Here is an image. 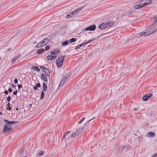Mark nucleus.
<instances>
[{
    "mask_svg": "<svg viewBox=\"0 0 157 157\" xmlns=\"http://www.w3.org/2000/svg\"><path fill=\"white\" fill-rule=\"evenodd\" d=\"M37 87H40V84L39 83H38L36 84V86Z\"/></svg>",
    "mask_w": 157,
    "mask_h": 157,
    "instance_id": "obj_39",
    "label": "nucleus"
},
{
    "mask_svg": "<svg viewBox=\"0 0 157 157\" xmlns=\"http://www.w3.org/2000/svg\"><path fill=\"white\" fill-rule=\"evenodd\" d=\"M70 131H68L66 133H64L63 135V139L64 138H65V136H66V135H67L68 134H69L70 133Z\"/></svg>",
    "mask_w": 157,
    "mask_h": 157,
    "instance_id": "obj_31",
    "label": "nucleus"
},
{
    "mask_svg": "<svg viewBox=\"0 0 157 157\" xmlns=\"http://www.w3.org/2000/svg\"><path fill=\"white\" fill-rule=\"evenodd\" d=\"M156 28L154 25H152L151 26H149L144 32L145 36H147L152 34L156 30Z\"/></svg>",
    "mask_w": 157,
    "mask_h": 157,
    "instance_id": "obj_2",
    "label": "nucleus"
},
{
    "mask_svg": "<svg viewBox=\"0 0 157 157\" xmlns=\"http://www.w3.org/2000/svg\"><path fill=\"white\" fill-rule=\"evenodd\" d=\"M155 134L153 132H150L149 133H148L147 134V136L150 137H154L155 136Z\"/></svg>",
    "mask_w": 157,
    "mask_h": 157,
    "instance_id": "obj_14",
    "label": "nucleus"
},
{
    "mask_svg": "<svg viewBox=\"0 0 157 157\" xmlns=\"http://www.w3.org/2000/svg\"><path fill=\"white\" fill-rule=\"evenodd\" d=\"M153 18L154 23L153 25H155V24L157 25V18L154 17Z\"/></svg>",
    "mask_w": 157,
    "mask_h": 157,
    "instance_id": "obj_27",
    "label": "nucleus"
},
{
    "mask_svg": "<svg viewBox=\"0 0 157 157\" xmlns=\"http://www.w3.org/2000/svg\"><path fill=\"white\" fill-rule=\"evenodd\" d=\"M152 157H157V154H156L153 155Z\"/></svg>",
    "mask_w": 157,
    "mask_h": 157,
    "instance_id": "obj_46",
    "label": "nucleus"
},
{
    "mask_svg": "<svg viewBox=\"0 0 157 157\" xmlns=\"http://www.w3.org/2000/svg\"><path fill=\"white\" fill-rule=\"evenodd\" d=\"M77 135V132H74V133H73L71 135V137H74L76 136V135Z\"/></svg>",
    "mask_w": 157,
    "mask_h": 157,
    "instance_id": "obj_33",
    "label": "nucleus"
},
{
    "mask_svg": "<svg viewBox=\"0 0 157 157\" xmlns=\"http://www.w3.org/2000/svg\"><path fill=\"white\" fill-rule=\"evenodd\" d=\"M91 41H92V40H90L88 41L87 42H86L84 43H83L81 44H80L79 45L77 46L75 48V49H78L80 47H81L83 45H84L86 44H87L91 42Z\"/></svg>",
    "mask_w": 157,
    "mask_h": 157,
    "instance_id": "obj_12",
    "label": "nucleus"
},
{
    "mask_svg": "<svg viewBox=\"0 0 157 157\" xmlns=\"http://www.w3.org/2000/svg\"><path fill=\"white\" fill-rule=\"evenodd\" d=\"M3 115V114L1 112H0V115Z\"/></svg>",
    "mask_w": 157,
    "mask_h": 157,
    "instance_id": "obj_51",
    "label": "nucleus"
},
{
    "mask_svg": "<svg viewBox=\"0 0 157 157\" xmlns=\"http://www.w3.org/2000/svg\"><path fill=\"white\" fill-rule=\"evenodd\" d=\"M11 99V97L10 96H9L7 98V101L8 102H9Z\"/></svg>",
    "mask_w": 157,
    "mask_h": 157,
    "instance_id": "obj_36",
    "label": "nucleus"
},
{
    "mask_svg": "<svg viewBox=\"0 0 157 157\" xmlns=\"http://www.w3.org/2000/svg\"><path fill=\"white\" fill-rule=\"evenodd\" d=\"M114 25V23L112 21L105 22L99 25L98 28L100 29H104L106 28H109L113 27Z\"/></svg>",
    "mask_w": 157,
    "mask_h": 157,
    "instance_id": "obj_1",
    "label": "nucleus"
},
{
    "mask_svg": "<svg viewBox=\"0 0 157 157\" xmlns=\"http://www.w3.org/2000/svg\"><path fill=\"white\" fill-rule=\"evenodd\" d=\"M44 45H43V43H42V41L38 43V46H39L40 47H42Z\"/></svg>",
    "mask_w": 157,
    "mask_h": 157,
    "instance_id": "obj_32",
    "label": "nucleus"
},
{
    "mask_svg": "<svg viewBox=\"0 0 157 157\" xmlns=\"http://www.w3.org/2000/svg\"><path fill=\"white\" fill-rule=\"evenodd\" d=\"M94 118V117H93V118L89 120L86 122L83 127L84 129L86 128V129H87L88 127H89L90 126V125L89 123L90 122H91L93 120V119Z\"/></svg>",
    "mask_w": 157,
    "mask_h": 157,
    "instance_id": "obj_10",
    "label": "nucleus"
},
{
    "mask_svg": "<svg viewBox=\"0 0 157 157\" xmlns=\"http://www.w3.org/2000/svg\"><path fill=\"white\" fill-rule=\"evenodd\" d=\"M4 121L6 123H7V124H8L9 125V124H16L18 122L15 121H9L8 120H4Z\"/></svg>",
    "mask_w": 157,
    "mask_h": 157,
    "instance_id": "obj_13",
    "label": "nucleus"
},
{
    "mask_svg": "<svg viewBox=\"0 0 157 157\" xmlns=\"http://www.w3.org/2000/svg\"><path fill=\"white\" fill-rule=\"evenodd\" d=\"M10 103H8V104H7V105H8V106H10Z\"/></svg>",
    "mask_w": 157,
    "mask_h": 157,
    "instance_id": "obj_52",
    "label": "nucleus"
},
{
    "mask_svg": "<svg viewBox=\"0 0 157 157\" xmlns=\"http://www.w3.org/2000/svg\"><path fill=\"white\" fill-rule=\"evenodd\" d=\"M96 28V26L95 25H90L85 28V30L86 31H93Z\"/></svg>",
    "mask_w": 157,
    "mask_h": 157,
    "instance_id": "obj_8",
    "label": "nucleus"
},
{
    "mask_svg": "<svg viewBox=\"0 0 157 157\" xmlns=\"http://www.w3.org/2000/svg\"><path fill=\"white\" fill-rule=\"evenodd\" d=\"M134 110L135 111H136L137 110H138V109H136V108H135L134 109Z\"/></svg>",
    "mask_w": 157,
    "mask_h": 157,
    "instance_id": "obj_48",
    "label": "nucleus"
},
{
    "mask_svg": "<svg viewBox=\"0 0 157 157\" xmlns=\"http://www.w3.org/2000/svg\"><path fill=\"white\" fill-rule=\"evenodd\" d=\"M8 91H9L10 92H12V89L10 88L8 89Z\"/></svg>",
    "mask_w": 157,
    "mask_h": 157,
    "instance_id": "obj_42",
    "label": "nucleus"
},
{
    "mask_svg": "<svg viewBox=\"0 0 157 157\" xmlns=\"http://www.w3.org/2000/svg\"><path fill=\"white\" fill-rule=\"evenodd\" d=\"M85 117H84L82 119H81L78 123V124H81L85 119Z\"/></svg>",
    "mask_w": 157,
    "mask_h": 157,
    "instance_id": "obj_30",
    "label": "nucleus"
},
{
    "mask_svg": "<svg viewBox=\"0 0 157 157\" xmlns=\"http://www.w3.org/2000/svg\"><path fill=\"white\" fill-rule=\"evenodd\" d=\"M83 129V128H81L79 129L78 130H77L76 132H77V135H78L80 133L82 132Z\"/></svg>",
    "mask_w": 157,
    "mask_h": 157,
    "instance_id": "obj_21",
    "label": "nucleus"
},
{
    "mask_svg": "<svg viewBox=\"0 0 157 157\" xmlns=\"http://www.w3.org/2000/svg\"><path fill=\"white\" fill-rule=\"evenodd\" d=\"M44 151H40V152L37 153L36 154V156L38 157L39 155H42L44 154Z\"/></svg>",
    "mask_w": 157,
    "mask_h": 157,
    "instance_id": "obj_23",
    "label": "nucleus"
},
{
    "mask_svg": "<svg viewBox=\"0 0 157 157\" xmlns=\"http://www.w3.org/2000/svg\"><path fill=\"white\" fill-rule=\"evenodd\" d=\"M50 48V46L48 45H47L45 46V50H48Z\"/></svg>",
    "mask_w": 157,
    "mask_h": 157,
    "instance_id": "obj_35",
    "label": "nucleus"
},
{
    "mask_svg": "<svg viewBox=\"0 0 157 157\" xmlns=\"http://www.w3.org/2000/svg\"><path fill=\"white\" fill-rule=\"evenodd\" d=\"M40 68L41 70H43V71H44V70L46 68V67L43 66H40Z\"/></svg>",
    "mask_w": 157,
    "mask_h": 157,
    "instance_id": "obj_37",
    "label": "nucleus"
},
{
    "mask_svg": "<svg viewBox=\"0 0 157 157\" xmlns=\"http://www.w3.org/2000/svg\"><path fill=\"white\" fill-rule=\"evenodd\" d=\"M76 40L75 38H72L69 41V42L70 43H72L75 42Z\"/></svg>",
    "mask_w": 157,
    "mask_h": 157,
    "instance_id": "obj_28",
    "label": "nucleus"
},
{
    "mask_svg": "<svg viewBox=\"0 0 157 157\" xmlns=\"http://www.w3.org/2000/svg\"><path fill=\"white\" fill-rule=\"evenodd\" d=\"M49 42V40L47 38L44 39L42 41V43H43V45H45L47 44Z\"/></svg>",
    "mask_w": 157,
    "mask_h": 157,
    "instance_id": "obj_15",
    "label": "nucleus"
},
{
    "mask_svg": "<svg viewBox=\"0 0 157 157\" xmlns=\"http://www.w3.org/2000/svg\"><path fill=\"white\" fill-rule=\"evenodd\" d=\"M41 78L46 82L47 81V78L46 75L44 74H42L41 75Z\"/></svg>",
    "mask_w": 157,
    "mask_h": 157,
    "instance_id": "obj_20",
    "label": "nucleus"
},
{
    "mask_svg": "<svg viewBox=\"0 0 157 157\" xmlns=\"http://www.w3.org/2000/svg\"><path fill=\"white\" fill-rule=\"evenodd\" d=\"M12 130L11 126H10L8 124H5L3 129V131L5 132H8Z\"/></svg>",
    "mask_w": 157,
    "mask_h": 157,
    "instance_id": "obj_7",
    "label": "nucleus"
},
{
    "mask_svg": "<svg viewBox=\"0 0 157 157\" xmlns=\"http://www.w3.org/2000/svg\"><path fill=\"white\" fill-rule=\"evenodd\" d=\"M43 87L44 91H46L47 89V86L45 83H43Z\"/></svg>",
    "mask_w": 157,
    "mask_h": 157,
    "instance_id": "obj_24",
    "label": "nucleus"
},
{
    "mask_svg": "<svg viewBox=\"0 0 157 157\" xmlns=\"http://www.w3.org/2000/svg\"><path fill=\"white\" fill-rule=\"evenodd\" d=\"M17 90H16L13 92V94L14 95H16L17 94Z\"/></svg>",
    "mask_w": 157,
    "mask_h": 157,
    "instance_id": "obj_41",
    "label": "nucleus"
},
{
    "mask_svg": "<svg viewBox=\"0 0 157 157\" xmlns=\"http://www.w3.org/2000/svg\"><path fill=\"white\" fill-rule=\"evenodd\" d=\"M18 57H16L11 59V62L13 63H14L15 61L18 59Z\"/></svg>",
    "mask_w": 157,
    "mask_h": 157,
    "instance_id": "obj_25",
    "label": "nucleus"
},
{
    "mask_svg": "<svg viewBox=\"0 0 157 157\" xmlns=\"http://www.w3.org/2000/svg\"><path fill=\"white\" fill-rule=\"evenodd\" d=\"M79 9H76L74 11L71 12L69 14L67 15L66 17H67L68 18H69L70 17H73V16H74L75 14H76L77 13L78 11H79Z\"/></svg>",
    "mask_w": 157,
    "mask_h": 157,
    "instance_id": "obj_9",
    "label": "nucleus"
},
{
    "mask_svg": "<svg viewBox=\"0 0 157 157\" xmlns=\"http://www.w3.org/2000/svg\"><path fill=\"white\" fill-rule=\"evenodd\" d=\"M44 51L45 50L44 49L41 48L38 50L37 51L36 53L37 54H40L43 53Z\"/></svg>",
    "mask_w": 157,
    "mask_h": 157,
    "instance_id": "obj_18",
    "label": "nucleus"
},
{
    "mask_svg": "<svg viewBox=\"0 0 157 157\" xmlns=\"http://www.w3.org/2000/svg\"><path fill=\"white\" fill-rule=\"evenodd\" d=\"M153 95L152 93H150V94H147L145 95H144L143 97V99L144 101H147L149 98L151 97Z\"/></svg>",
    "mask_w": 157,
    "mask_h": 157,
    "instance_id": "obj_11",
    "label": "nucleus"
},
{
    "mask_svg": "<svg viewBox=\"0 0 157 157\" xmlns=\"http://www.w3.org/2000/svg\"><path fill=\"white\" fill-rule=\"evenodd\" d=\"M68 40H67L65 41L64 42H63L62 43V45L63 46H65L68 45Z\"/></svg>",
    "mask_w": 157,
    "mask_h": 157,
    "instance_id": "obj_26",
    "label": "nucleus"
},
{
    "mask_svg": "<svg viewBox=\"0 0 157 157\" xmlns=\"http://www.w3.org/2000/svg\"><path fill=\"white\" fill-rule=\"evenodd\" d=\"M7 109L8 110H10L11 109H12V108H11V107L10 106H8L7 107Z\"/></svg>",
    "mask_w": 157,
    "mask_h": 157,
    "instance_id": "obj_38",
    "label": "nucleus"
},
{
    "mask_svg": "<svg viewBox=\"0 0 157 157\" xmlns=\"http://www.w3.org/2000/svg\"><path fill=\"white\" fill-rule=\"evenodd\" d=\"M64 59V57L63 56H61L56 60V64L58 67L62 66Z\"/></svg>",
    "mask_w": 157,
    "mask_h": 157,
    "instance_id": "obj_5",
    "label": "nucleus"
},
{
    "mask_svg": "<svg viewBox=\"0 0 157 157\" xmlns=\"http://www.w3.org/2000/svg\"><path fill=\"white\" fill-rule=\"evenodd\" d=\"M33 43L34 44H36V41H34L33 42Z\"/></svg>",
    "mask_w": 157,
    "mask_h": 157,
    "instance_id": "obj_50",
    "label": "nucleus"
},
{
    "mask_svg": "<svg viewBox=\"0 0 157 157\" xmlns=\"http://www.w3.org/2000/svg\"><path fill=\"white\" fill-rule=\"evenodd\" d=\"M145 36V34H144V32H142L140 33L139 34H138L136 35V37H140V36Z\"/></svg>",
    "mask_w": 157,
    "mask_h": 157,
    "instance_id": "obj_22",
    "label": "nucleus"
},
{
    "mask_svg": "<svg viewBox=\"0 0 157 157\" xmlns=\"http://www.w3.org/2000/svg\"><path fill=\"white\" fill-rule=\"evenodd\" d=\"M31 70H34L35 71H40V69L39 68L36 66H33L31 67Z\"/></svg>",
    "mask_w": 157,
    "mask_h": 157,
    "instance_id": "obj_16",
    "label": "nucleus"
},
{
    "mask_svg": "<svg viewBox=\"0 0 157 157\" xmlns=\"http://www.w3.org/2000/svg\"><path fill=\"white\" fill-rule=\"evenodd\" d=\"M16 110H19V109L18 108H17L16 109Z\"/></svg>",
    "mask_w": 157,
    "mask_h": 157,
    "instance_id": "obj_53",
    "label": "nucleus"
},
{
    "mask_svg": "<svg viewBox=\"0 0 157 157\" xmlns=\"http://www.w3.org/2000/svg\"><path fill=\"white\" fill-rule=\"evenodd\" d=\"M25 151V149H20V154H22L23 153V152H24Z\"/></svg>",
    "mask_w": 157,
    "mask_h": 157,
    "instance_id": "obj_34",
    "label": "nucleus"
},
{
    "mask_svg": "<svg viewBox=\"0 0 157 157\" xmlns=\"http://www.w3.org/2000/svg\"><path fill=\"white\" fill-rule=\"evenodd\" d=\"M145 0H140L136 2L134 5V7L136 9H138L144 6L147 5L148 3L144 2Z\"/></svg>",
    "mask_w": 157,
    "mask_h": 157,
    "instance_id": "obj_3",
    "label": "nucleus"
},
{
    "mask_svg": "<svg viewBox=\"0 0 157 157\" xmlns=\"http://www.w3.org/2000/svg\"><path fill=\"white\" fill-rule=\"evenodd\" d=\"M47 58L48 60H52L55 59L54 57L50 55L48 56Z\"/></svg>",
    "mask_w": 157,
    "mask_h": 157,
    "instance_id": "obj_19",
    "label": "nucleus"
},
{
    "mask_svg": "<svg viewBox=\"0 0 157 157\" xmlns=\"http://www.w3.org/2000/svg\"><path fill=\"white\" fill-rule=\"evenodd\" d=\"M37 87L36 86H35L34 87H33V88L35 90H36L37 89Z\"/></svg>",
    "mask_w": 157,
    "mask_h": 157,
    "instance_id": "obj_45",
    "label": "nucleus"
},
{
    "mask_svg": "<svg viewBox=\"0 0 157 157\" xmlns=\"http://www.w3.org/2000/svg\"><path fill=\"white\" fill-rule=\"evenodd\" d=\"M13 87H16V86L14 85L13 84H12V85H11Z\"/></svg>",
    "mask_w": 157,
    "mask_h": 157,
    "instance_id": "obj_47",
    "label": "nucleus"
},
{
    "mask_svg": "<svg viewBox=\"0 0 157 157\" xmlns=\"http://www.w3.org/2000/svg\"><path fill=\"white\" fill-rule=\"evenodd\" d=\"M14 82L15 83H17L18 82V80H17V78H16L14 79Z\"/></svg>",
    "mask_w": 157,
    "mask_h": 157,
    "instance_id": "obj_40",
    "label": "nucleus"
},
{
    "mask_svg": "<svg viewBox=\"0 0 157 157\" xmlns=\"http://www.w3.org/2000/svg\"><path fill=\"white\" fill-rule=\"evenodd\" d=\"M71 75V74L70 73H67L63 77L61 81H60L59 86H62L63 84L67 80L69 77Z\"/></svg>",
    "mask_w": 157,
    "mask_h": 157,
    "instance_id": "obj_4",
    "label": "nucleus"
},
{
    "mask_svg": "<svg viewBox=\"0 0 157 157\" xmlns=\"http://www.w3.org/2000/svg\"><path fill=\"white\" fill-rule=\"evenodd\" d=\"M4 93L6 94L7 95L8 94V91L7 90H5L4 91Z\"/></svg>",
    "mask_w": 157,
    "mask_h": 157,
    "instance_id": "obj_44",
    "label": "nucleus"
},
{
    "mask_svg": "<svg viewBox=\"0 0 157 157\" xmlns=\"http://www.w3.org/2000/svg\"><path fill=\"white\" fill-rule=\"evenodd\" d=\"M44 92L43 91H42L41 93V99H43L44 98Z\"/></svg>",
    "mask_w": 157,
    "mask_h": 157,
    "instance_id": "obj_29",
    "label": "nucleus"
},
{
    "mask_svg": "<svg viewBox=\"0 0 157 157\" xmlns=\"http://www.w3.org/2000/svg\"><path fill=\"white\" fill-rule=\"evenodd\" d=\"M36 48H37V47H40L39 46H38V44H37V45L36 46Z\"/></svg>",
    "mask_w": 157,
    "mask_h": 157,
    "instance_id": "obj_49",
    "label": "nucleus"
},
{
    "mask_svg": "<svg viewBox=\"0 0 157 157\" xmlns=\"http://www.w3.org/2000/svg\"><path fill=\"white\" fill-rule=\"evenodd\" d=\"M22 86L21 85L19 84L18 85V88L19 89H20L22 87Z\"/></svg>",
    "mask_w": 157,
    "mask_h": 157,
    "instance_id": "obj_43",
    "label": "nucleus"
},
{
    "mask_svg": "<svg viewBox=\"0 0 157 157\" xmlns=\"http://www.w3.org/2000/svg\"><path fill=\"white\" fill-rule=\"evenodd\" d=\"M44 73L47 75V76H50V73L49 70L46 68L44 70Z\"/></svg>",
    "mask_w": 157,
    "mask_h": 157,
    "instance_id": "obj_17",
    "label": "nucleus"
},
{
    "mask_svg": "<svg viewBox=\"0 0 157 157\" xmlns=\"http://www.w3.org/2000/svg\"><path fill=\"white\" fill-rule=\"evenodd\" d=\"M59 52V49H56L53 50L51 52V55L54 57V58L55 59L57 55Z\"/></svg>",
    "mask_w": 157,
    "mask_h": 157,
    "instance_id": "obj_6",
    "label": "nucleus"
},
{
    "mask_svg": "<svg viewBox=\"0 0 157 157\" xmlns=\"http://www.w3.org/2000/svg\"><path fill=\"white\" fill-rule=\"evenodd\" d=\"M24 157H27L26 156H25Z\"/></svg>",
    "mask_w": 157,
    "mask_h": 157,
    "instance_id": "obj_54",
    "label": "nucleus"
}]
</instances>
